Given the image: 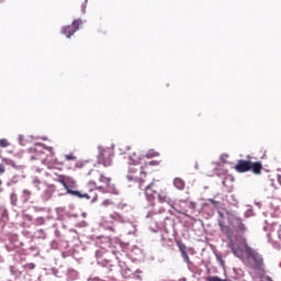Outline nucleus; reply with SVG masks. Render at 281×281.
<instances>
[{
    "label": "nucleus",
    "instance_id": "nucleus-9",
    "mask_svg": "<svg viewBox=\"0 0 281 281\" xmlns=\"http://www.w3.org/2000/svg\"><path fill=\"white\" fill-rule=\"evenodd\" d=\"M57 161L58 160L56 159V157H54V154H50L43 160H38V164H43L44 166H47L48 170H52V168H54V166H56Z\"/></svg>",
    "mask_w": 281,
    "mask_h": 281
},
{
    "label": "nucleus",
    "instance_id": "nucleus-30",
    "mask_svg": "<svg viewBox=\"0 0 281 281\" xmlns=\"http://www.w3.org/2000/svg\"><path fill=\"white\" fill-rule=\"evenodd\" d=\"M29 269H34V263L27 265Z\"/></svg>",
    "mask_w": 281,
    "mask_h": 281
},
{
    "label": "nucleus",
    "instance_id": "nucleus-15",
    "mask_svg": "<svg viewBox=\"0 0 281 281\" xmlns=\"http://www.w3.org/2000/svg\"><path fill=\"white\" fill-rule=\"evenodd\" d=\"M146 157L148 159H153V157H159V153L156 151L155 149H149L146 154Z\"/></svg>",
    "mask_w": 281,
    "mask_h": 281
},
{
    "label": "nucleus",
    "instance_id": "nucleus-33",
    "mask_svg": "<svg viewBox=\"0 0 281 281\" xmlns=\"http://www.w3.org/2000/svg\"><path fill=\"white\" fill-rule=\"evenodd\" d=\"M220 216H223V213H220Z\"/></svg>",
    "mask_w": 281,
    "mask_h": 281
},
{
    "label": "nucleus",
    "instance_id": "nucleus-35",
    "mask_svg": "<svg viewBox=\"0 0 281 281\" xmlns=\"http://www.w3.org/2000/svg\"><path fill=\"white\" fill-rule=\"evenodd\" d=\"M2 181L0 180V186H1Z\"/></svg>",
    "mask_w": 281,
    "mask_h": 281
},
{
    "label": "nucleus",
    "instance_id": "nucleus-3",
    "mask_svg": "<svg viewBox=\"0 0 281 281\" xmlns=\"http://www.w3.org/2000/svg\"><path fill=\"white\" fill-rule=\"evenodd\" d=\"M145 196L146 200L155 205V199L158 196V201L160 203H167L168 205H172V199L168 195L166 191H159V180H153L146 188H145Z\"/></svg>",
    "mask_w": 281,
    "mask_h": 281
},
{
    "label": "nucleus",
    "instance_id": "nucleus-32",
    "mask_svg": "<svg viewBox=\"0 0 281 281\" xmlns=\"http://www.w3.org/2000/svg\"><path fill=\"white\" fill-rule=\"evenodd\" d=\"M149 166H155V161H150V162H149Z\"/></svg>",
    "mask_w": 281,
    "mask_h": 281
},
{
    "label": "nucleus",
    "instance_id": "nucleus-8",
    "mask_svg": "<svg viewBox=\"0 0 281 281\" xmlns=\"http://www.w3.org/2000/svg\"><path fill=\"white\" fill-rule=\"evenodd\" d=\"M80 25H82L81 20H75L71 25L64 26L61 29V34H64L67 38H71L78 30H80Z\"/></svg>",
    "mask_w": 281,
    "mask_h": 281
},
{
    "label": "nucleus",
    "instance_id": "nucleus-13",
    "mask_svg": "<svg viewBox=\"0 0 281 281\" xmlns=\"http://www.w3.org/2000/svg\"><path fill=\"white\" fill-rule=\"evenodd\" d=\"M235 223V229H238V232H245V224L243 223V220L235 217L234 218Z\"/></svg>",
    "mask_w": 281,
    "mask_h": 281
},
{
    "label": "nucleus",
    "instance_id": "nucleus-1",
    "mask_svg": "<svg viewBox=\"0 0 281 281\" xmlns=\"http://www.w3.org/2000/svg\"><path fill=\"white\" fill-rule=\"evenodd\" d=\"M86 177L89 179L88 186H90V188H94V190H99V192H104L108 194H120V191L113 183V179L104 176L102 171L91 169L86 173Z\"/></svg>",
    "mask_w": 281,
    "mask_h": 281
},
{
    "label": "nucleus",
    "instance_id": "nucleus-5",
    "mask_svg": "<svg viewBox=\"0 0 281 281\" xmlns=\"http://www.w3.org/2000/svg\"><path fill=\"white\" fill-rule=\"evenodd\" d=\"M56 181L58 183H61L67 191L68 194H71L72 196H77L78 199H87V201H91L92 203H95L98 201V193L93 192V189H90V193H80V191H76L69 188L67 184V181H69V178L66 176H57Z\"/></svg>",
    "mask_w": 281,
    "mask_h": 281
},
{
    "label": "nucleus",
    "instance_id": "nucleus-31",
    "mask_svg": "<svg viewBox=\"0 0 281 281\" xmlns=\"http://www.w3.org/2000/svg\"><path fill=\"white\" fill-rule=\"evenodd\" d=\"M34 183H41V180L36 179L34 180Z\"/></svg>",
    "mask_w": 281,
    "mask_h": 281
},
{
    "label": "nucleus",
    "instance_id": "nucleus-18",
    "mask_svg": "<svg viewBox=\"0 0 281 281\" xmlns=\"http://www.w3.org/2000/svg\"><path fill=\"white\" fill-rule=\"evenodd\" d=\"M25 201H30V196H32V192L27 189L23 190Z\"/></svg>",
    "mask_w": 281,
    "mask_h": 281
},
{
    "label": "nucleus",
    "instance_id": "nucleus-6",
    "mask_svg": "<svg viewBox=\"0 0 281 281\" xmlns=\"http://www.w3.org/2000/svg\"><path fill=\"white\" fill-rule=\"evenodd\" d=\"M236 172H249L251 170L254 175H261L262 173V162L260 161H250V160H243L239 159L235 165Z\"/></svg>",
    "mask_w": 281,
    "mask_h": 281
},
{
    "label": "nucleus",
    "instance_id": "nucleus-10",
    "mask_svg": "<svg viewBox=\"0 0 281 281\" xmlns=\"http://www.w3.org/2000/svg\"><path fill=\"white\" fill-rule=\"evenodd\" d=\"M186 205H188V202H180V204L172 206L175 212L178 214H183L184 216L188 215V209H186Z\"/></svg>",
    "mask_w": 281,
    "mask_h": 281
},
{
    "label": "nucleus",
    "instance_id": "nucleus-28",
    "mask_svg": "<svg viewBox=\"0 0 281 281\" xmlns=\"http://www.w3.org/2000/svg\"><path fill=\"white\" fill-rule=\"evenodd\" d=\"M277 181H278L279 186H281V175H278Z\"/></svg>",
    "mask_w": 281,
    "mask_h": 281
},
{
    "label": "nucleus",
    "instance_id": "nucleus-21",
    "mask_svg": "<svg viewBox=\"0 0 281 281\" xmlns=\"http://www.w3.org/2000/svg\"><path fill=\"white\" fill-rule=\"evenodd\" d=\"M42 147H44L45 150H48L50 155H54V147H47L45 144H42Z\"/></svg>",
    "mask_w": 281,
    "mask_h": 281
},
{
    "label": "nucleus",
    "instance_id": "nucleus-20",
    "mask_svg": "<svg viewBox=\"0 0 281 281\" xmlns=\"http://www.w3.org/2000/svg\"><path fill=\"white\" fill-rule=\"evenodd\" d=\"M178 247L181 254L186 252V244H182L181 241H178Z\"/></svg>",
    "mask_w": 281,
    "mask_h": 281
},
{
    "label": "nucleus",
    "instance_id": "nucleus-7",
    "mask_svg": "<svg viewBox=\"0 0 281 281\" xmlns=\"http://www.w3.org/2000/svg\"><path fill=\"white\" fill-rule=\"evenodd\" d=\"M113 157H114L113 149L109 147L99 148L98 164H100L104 168H111V166H113Z\"/></svg>",
    "mask_w": 281,
    "mask_h": 281
},
{
    "label": "nucleus",
    "instance_id": "nucleus-4",
    "mask_svg": "<svg viewBox=\"0 0 281 281\" xmlns=\"http://www.w3.org/2000/svg\"><path fill=\"white\" fill-rule=\"evenodd\" d=\"M218 226L222 234H225L226 238H228V247L232 249L234 256L237 258H243V256H245L243 245L240 244V238H243V236H238L234 239V231L232 227L223 224L221 221L218 222Z\"/></svg>",
    "mask_w": 281,
    "mask_h": 281
},
{
    "label": "nucleus",
    "instance_id": "nucleus-17",
    "mask_svg": "<svg viewBox=\"0 0 281 281\" xmlns=\"http://www.w3.org/2000/svg\"><path fill=\"white\" fill-rule=\"evenodd\" d=\"M10 146V143H8V139L2 138L0 139V148H8Z\"/></svg>",
    "mask_w": 281,
    "mask_h": 281
},
{
    "label": "nucleus",
    "instance_id": "nucleus-11",
    "mask_svg": "<svg viewBox=\"0 0 281 281\" xmlns=\"http://www.w3.org/2000/svg\"><path fill=\"white\" fill-rule=\"evenodd\" d=\"M148 167V165H146L145 167H140V177L137 178V181L139 183L138 188L142 189V186H144L145 181H146V177H147V172H146V168Z\"/></svg>",
    "mask_w": 281,
    "mask_h": 281
},
{
    "label": "nucleus",
    "instance_id": "nucleus-26",
    "mask_svg": "<svg viewBox=\"0 0 281 281\" xmlns=\"http://www.w3.org/2000/svg\"><path fill=\"white\" fill-rule=\"evenodd\" d=\"M217 260H218L220 265H222V267H225V261L223 260V257L217 256Z\"/></svg>",
    "mask_w": 281,
    "mask_h": 281
},
{
    "label": "nucleus",
    "instance_id": "nucleus-16",
    "mask_svg": "<svg viewBox=\"0 0 281 281\" xmlns=\"http://www.w3.org/2000/svg\"><path fill=\"white\" fill-rule=\"evenodd\" d=\"M10 201L12 205H16L19 198L16 196V193H11L10 194Z\"/></svg>",
    "mask_w": 281,
    "mask_h": 281
},
{
    "label": "nucleus",
    "instance_id": "nucleus-23",
    "mask_svg": "<svg viewBox=\"0 0 281 281\" xmlns=\"http://www.w3.org/2000/svg\"><path fill=\"white\" fill-rule=\"evenodd\" d=\"M207 281H227V280H223V279H220L218 277H209L207 279H206Z\"/></svg>",
    "mask_w": 281,
    "mask_h": 281
},
{
    "label": "nucleus",
    "instance_id": "nucleus-19",
    "mask_svg": "<svg viewBox=\"0 0 281 281\" xmlns=\"http://www.w3.org/2000/svg\"><path fill=\"white\" fill-rule=\"evenodd\" d=\"M65 159H67V161H76V156H74V154H68L65 155Z\"/></svg>",
    "mask_w": 281,
    "mask_h": 281
},
{
    "label": "nucleus",
    "instance_id": "nucleus-29",
    "mask_svg": "<svg viewBox=\"0 0 281 281\" xmlns=\"http://www.w3.org/2000/svg\"><path fill=\"white\" fill-rule=\"evenodd\" d=\"M210 203H212V205H216V203H218V202L215 200H210Z\"/></svg>",
    "mask_w": 281,
    "mask_h": 281
},
{
    "label": "nucleus",
    "instance_id": "nucleus-27",
    "mask_svg": "<svg viewBox=\"0 0 281 281\" xmlns=\"http://www.w3.org/2000/svg\"><path fill=\"white\" fill-rule=\"evenodd\" d=\"M5 172V167L3 165H0V175H3Z\"/></svg>",
    "mask_w": 281,
    "mask_h": 281
},
{
    "label": "nucleus",
    "instance_id": "nucleus-24",
    "mask_svg": "<svg viewBox=\"0 0 281 281\" xmlns=\"http://www.w3.org/2000/svg\"><path fill=\"white\" fill-rule=\"evenodd\" d=\"M102 205H103L104 207H109V205H113V202H112L111 200H104V201L102 202Z\"/></svg>",
    "mask_w": 281,
    "mask_h": 281
},
{
    "label": "nucleus",
    "instance_id": "nucleus-34",
    "mask_svg": "<svg viewBox=\"0 0 281 281\" xmlns=\"http://www.w3.org/2000/svg\"><path fill=\"white\" fill-rule=\"evenodd\" d=\"M31 159H36L35 157H32Z\"/></svg>",
    "mask_w": 281,
    "mask_h": 281
},
{
    "label": "nucleus",
    "instance_id": "nucleus-14",
    "mask_svg": "<svg viewBox=\"0 0 281 281\" xmlns=\"http://www.w3.org/2000/svg\"><path fill=\"white\" fill-rule=\"evenodd\" d=\"M128 159H130V164L132 165V166H137V164H139V161H140V158H139V155H137V154H132V155H130L128 156Z\"/></svg>",
    "mask_w": 281,
    "mask_h": 281
},
{
    "label": "nucleus",
    "instance_id": "nucleus-2",
    "mask_svg": "<svg viewBox=\"0 0 281 281\" xmlns=\"http://www.w3.org/2000/svg\"><path fill=\"white\" fill-rule=\"evenodd\" d=\"M239 244L241 245V249H245L246 258L251 260L250 268L255 271V278H262L265 276V260L262 256L247 245L245 237L239 238Z\"/></svg>",
    "mask_w": 281,
    "mask_h": 281
},
{
    "label": "nucleus",
    "instance_id": "nucleus-22",
    "mask_svg": "<svg viewBox=\"0 0 281 281\" xmlns=\"http://www.w3.org/2000/svg\"><path fill=\"white\" fill-rule=\"evenodd\" d=\"M181 254H182V258H183L184 262H190V256H188V251L181 252Z\"/></svg>",
    "mask_w": 281,
    "mask_h": 281
},
{
    "label": "nucleus",
    "instance_id": "nucleus-12",
    "mask_svg": "<svg viewBox=\"0 0 281 281\" xmlns=\"http://www.w3.org/2000/svg\"><path fill=\"white\" fill-rule=\"evenodd\" d=\"M173 186L177 188V190H186V181H183L181 178H175Z\"/></svg>",
    "mask_w": 281,
    "mask_h": 281
},
{
    "label": "nucleus",
    "instance_id": "nucleus-25",
    "mask_svg": "<svg viewBox=\"0 0 281 281\" xmlns=\"http://www.w3.org/2000/svg\"><path fill=\"white\" fill-rule=\"evenodd\" d=\"M33 170H35V172H38V173L43 172V168H41L36 165H33Z\"/></svg>",
    "mask_w": 281,
    "mask_h": 281
}]
</instances>
